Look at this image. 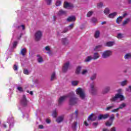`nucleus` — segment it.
Instances as JSON below:
<instances>
[{
    "label": "nucleus",
    "mask_w": 131,
    "mask_h": 131,
    "mask_svg": "<svg viewBox=\"0 0 131 131\" xmlns=\"http://www.w3.org/2000/svg\"><path fill=\"white\" fill-rule=\"evenodd\" d=\"M69 103L70 105H76L78 103V98L75 97V94L73 92H71L69 94Z\"/></svg>",
    "instance_id": "f257e3e1"
},
{
    "label": "nucleus",
    "mask_w": 131,
    "mask_h": 131,
    "mask_svg": "<svg viewBox=\"0 0 131 131\" xmlns=\"http://www.w3.org/2000/svg\"><path fill=\"white\" fill-rule=\"evenodd\" d=\"M111 101L112 102H117V103H119L121 101H124V96L120 94H116L114 97H113L111 99Z\"/></svg>",
    "instance_id": "f03ea898"
},
{
    "label": "nucleus",
    "mask_w": 131,
    "mask_h": 131,
    "mask_svg": "<svg viewBox=\"0 0 131 131\" xmlns=\"http://www.w3.org/2000/svg\"><path fill=\"white\" fill-rule=\"evenodd\" d=\"M98 91H99V89L98 88V87L96 86V85H95V83H92L90 84V88L89 89V92L93 96L98 95Z\"/></svg>",
    "instance_id": "7ed1b4c3"
},
{
    "label": "nucleus",
    "mask_w": 131,
    "mask_h": 131,
    "mask_svg": "<svg viewBox=\"0 0 131 131\" xmlns=\"http://www.w3.org/2000/svg\"><path fill=\"white\" fill-rule=\"evenodd\" d=\"M76 93L77 95L80 97V99L82 100H84L85 98V93L82 89L78 88L76 90Z\"/></svg>",
    "instance_id": "20e7f679"
},
{
    "label": "nucleus",
    "mask_w": 131,
    "mask_h": 131,
    "mask_svg": "<svg viewBox=\"0 0 131 131\" xmlns=\"http://www.w3.org/2000/svg\"><path fill=\"white\" fill-rule=\"evenodd\" d=\"M113 52L111 50H108L104 51L101 55V57L103 59H107L111 56H112Z\"/></svg>",
    "instance_id": "39448f33"
},
{
    "label": "nucleus",
    "mask_w": 131,
    "mask_h": 131,
    "mask_svg": "<svg viewBox=\"0 0 131 131\" xmlns=\"http://www.w3.org/2000/svg\"><path fill=\"white\" fill-rule=\"evenodd\" d=\"M34 36H35V40L36 41H38V40H40V39L42 36V32L40 31H36L35 33Z\"/></svg>",
    "instance_id": "423d86ee"
},
{
    "label": "nucleus",
    "mask_w": 131,
    "mask_h": 131,
    "mask_svg": "<svg viewBox=\"0 0 131 131\" xmlns=\"http://www.w3.org/2000/svg\"><path fill=\"white\" fill-rule=\"evenodd\" d=\"M69 94L66 96H61L59 98L58 100V105L61 106V104H63V102L67 99V98H69Z\"/></svg>",
    "instance_id": "0eeeda50"
},
{
    "label": "nucleus",
    "mask_w": 131,
    "mask_h": 131,
    "mask_svg": "<svg viewBox=\"0 0 131 131\" xmlns=\"http://www.w3.org/2000/svg\"><path fill=\"white\" fill-rule=\"evenodd\" d=\"M78 116V111L76 110L73 114H71L69 116L70 119H73V118H77Z\"/></svg>",
    "instance_id": "6e6552de"
},
{
    "label": "nucleus",
    "mask_w": 131,
    "mask_h": 131,
    "mask_svg": "<svg viewBox=\"0 0 131 131\" xmlns=\"http://www.w3.org/2000/svg\"><path fill=\"white\" fill-rule=\"evenodd\" d=\"M109 117V114H106L105 115H99L98 117V120H102V119H106V118H108Z\"/></svg>",
    "instance_id": "1a4fd4ad"
},
{
    "label": "nucleus",
    "mask_w": 131,
    "mask_h": 131,
    "mask_svg": "<svg viewBox=\"0 0 131 131\" xmlns=\"http://www.w3.org/2000/svg\"><path fill=\"white\" fill-rule=\"evenodd\" d=\"M20 103L23 106H26L27 105V99H26V96L25 95H23Z\"/></svg>",
    "instance_id": "9d476101"
},
{
    "label": "nucleus",
    "mask_w": 131,
    "mask_h": 131,
    "mask_svg": "<svg viewBox=\"0 0 131 131\" xmlns=\"http://www.w3.org/2000/svg\"><path fill=\"white\" fill-rule=\"evenodd\" d=\"M97 119V117H94V114H91L88 117V120L89 121H95Z\"/></svg>",
    "instance_id": "9b49d317"
},
{
    "label": "nucleus",
    "mask_w": 131,
    "mask_h": 131,
    "mask_svg": "<svg viewBox=\"0 0 131 131\" xmlns=\"http://www.w3.org/2000/svg\"><path fill=\"white\" fill-rule=\"evenodd\" d=\"M69 61L67 62L66 63H64V66L63 67L62 70L63 72H66L67 70H68V68L69 67Z\"/></svg>",
    "instance_id": "f8f14e48"
},
{
    "label": "nucleus",
    "mask_w": 131,
    "mask_h": 131,
    "mask_svg": "<svg viewBox=\"0 0 131 131\" xmlns=\"http://www.w3.org/2000/svg\"><path fill=\"white\" fill-rule=\"evenodd\" d=\"M111 90V87L107 86L105 88V89L102 91V94H108L109 92H110V90Z\"/></svg>",
    "instance_id": "ddd939ff"
},
{
    "label": "nucleus",
    "mask_w": 131,
    "mask_h": 131,
    "mask_svg": "<svg viewBox=\"0 0 131 131\" xmlns=\"http://www.w3.org/2000/svg\"><path fill=\"white\" fill-rule=\"evenodd\" d=\"M99 58H100V54L98 52L94 53L92 57L93 60H98Z\"/></svg>",
    "instance_id": "4468645a"
},
{
    "label": "nucleus",
    "mask_w": 131,
    "mask_h": 131,
    "mask_svg": "<svg viewBox=\"0 0 131 131\" xmlns=\"http://www.w3.org/2000/svg\"><path fill=\"white\" fill-rule=\"evenodd\" d=\"M64 8L66 9H70V8H73V5L70 3H69L68 2H65L64 4Z\"/></svg>",
    "instance_id": "2eb2a0df"
},
{
    "label": "nucleus",
    "mask_w": 131,
    "mask_h": 131,
    "mask_svg": "<svg viewBox=\"0 0 131 131\" xmlns=\"http://www.w3.org/2000/svg\"><path fill=\"white\" fill-rule=\"evenodd\" d=\"M115 45V42L114 41H108L106 42L105 44V47H113Z\"/></svg>",
    "instance_id": "dca6fc26"
},
{
    "label": "nucleus",
    "mask_w": 131,
    "mask_h": 131,
    "mask_svg": "<svg viewBox=\"0 0 131 131\" xmlns=\"http://www.w3.org/2000/svg\"><path fill=\"white\" fill-rule=\"evenodd\" d=\"M117 12H113V13H112L111 14H110L107 17L108 18H114V17H115L116 16H117Z\"/></svg>",
    "instance_id": "f3484780"
},
{
    "label": "nucleus",
    "mask_w": 131,
    "mask_h": 131,
    "mask_svg": "<svg viewBox=\"0 0 131 131\" xmlns=\"http://www.w3.org/2000/svg\"><path fill=\"white\" fill-rule=\"evenodd\" d=\"M61 41L63 43V45H64L65 46L68 45L69 41H68V39H67V38H64L61 39Z\"/></svg>",
    "instance_id": "a211bd4d"
},
{
    "label": "nucleus",
    "mask_w": 131,
    "mask_h": 131,
    "mask_svg": "<svg viewBox=\"0 0 131 131\" xmlns=\"http://www.w3.org/2000/svg\"><path fill=\"white\" fill-rule=\"evenodd\" d=\"M20 55L24 57L26 55V48H23L21 50Z\"/></svg>",
    "instance_id": "6ab92c4d"
},
{
    "label": "nucleus",
    "mask_w": 131,
    "mask_h": 131,
    "mask_svg": "<svg viewBox=\"0 0 131 131\" xmlns=\"http://www.w3.org/2000/svg\"><path fill=\"white\" fill-rule=\"evenodd\" d=\"M67 21L68 22H73V21H75V17L70 16L67 18Z\"/></svg>",
    "instance_id": "aec40b11"
},
{
    "label": "nucleus",
    "mask_w": 131,
    "mask_h": 131,
    "mask_svg": "<svg viewBox=\"0 0 131 131\" xmlns=\"http://www.w3.org/2000/svg\"><path fill=\"white\" fill-rule=\"evenodd\" d=\"M72 85L73 86H76L79 83V81L77 80H73L71 81Z\"/></svg>",
    "instance_id": "412c9836"
},
{
    "label": "nucleus",
    "mask_w": 131,
    "mask_h": 131,
    "mask_svg": "<svg viewBox=\"0 0 131 131\" xmlns=\"http://www.w3.org/2000/svg\"><path fill=\"white\" fill-rule=\"evenodd\" d=\"M37 60L38 63H42V62H43V59H42V57H41V56H40L39 55H37Z\"/></svg>",
    "instance_id": "4be33fe9"
},
{
    "label": "nucleus",
    "mask_w": 131,
    "mask_h": 131,
    "mask_svg": "<svg viewBox=\"0 0 131 131\" xmlns=\"http://www.w3.org/2000/svg\"><path fill=\"white\" fill-rule=\"evenodd\" d=\"M57 77H56V73L53 72L52 75H51V81H53L56 79Z\"/></svg>",
    "instance_id": "5701e85b"
},
{
    "label": "nucleus",
    "mask_w": 131,
    "mask_h": 131,
    "mask_svg": "<svg viewBox=\"0 0 131 131\" xmlns=\"http://www.w3.org/2000/svg\"><path fill=\"white\" fill-rule=\"evenodd\" d=\"M92 60H93V57H92L91 56H89L85 59L84 62H90V61H92Z\"/></svg>",
    "instance_id": "b1692460"
},
{
    "label": "nucleus",
    "mask_w": 131,
    "mask_h": 131,
    "mask_svg": "<svg viewBox=\"0 0 131 131\" xmlns=\"http://www.w3.org/2000/svg\"><path fill=\"white\" fill-rule=\"evenodd\" d=\"M67 12L66 11L63 10H60L58 13V16H62V15H65L66 14Z\"/></svg>",
    "instance_id": "393cba45"
},
{
    "label": "nucleus",
    "mask_w": 131,
    "mask_h": 131,
    "mask_svg": "<svg viewBox=\"0 0 131 131\" xmlns=\"http://www.w3.org/2000/svg\"><path fill=\"white\" fill-rule=\"evenodd\" d=\"M80 71H81V67L79 66L77 67L76 69V74H80Z\"/></svg>",
    "instance_id": "a878e982"
},
{
    "label": "nucleus",
    "mask_w": 131,
    "mask_h": 131,
    "mask_svg": "<svg viewBox=\"0 0 131 131\" xmlns=\"http://www.w3.org/2000/svg\"><path fill=\"white\" fill-rule=\"evenodd\" d=\"M64 120V117L63 116H60L59 117L57 120L56 121L57 122H58V123H60V122H62V121H63V120Z\"/></svg>",
    "instance_id": "bb28decb"
},
{
    "label": "nucleus",
    "mask_w": 131,
    "mask_h": 131,
    "mask_svg": "<svg viewBox=\"0 0 131 131\" xmlns=\"http://www.w3.org/2000/svg\"><path fill=\"white\" fill-rule=\"evenodd\" d=\"M115 107L114 104H112L111 105L108 106L105 108V111H109V110H111V109H113Z\"/></svg>",
    "instance_id": "cd10ccee"
},
{
    "label": "nucleus",
    "mask_w": 131,
    "mask_h": 131,
    "mask_svg": "<svg viewBox=\"0 0 131 131\" xmlns=\"http://www.w3.org/2000/svg\"><path fill=\"white\" fill-rule=\"evenodd\" d=\"M94 37L95 38H99L100 37V31H96L94 34Z\"/></svg>",
    "instance_id": "c85d7f7f"
},
{
    "label": "nucleus",
    "mask_w": 131,
    "mask_h": 131,
    "mask_svg": "<svg viewBox=\"0 0 131 131\" xmlns=\"http://www.w3.org/2000/svg\"><path fill=\"white\" fill-rule=\"evenodd\" d=\"M103 12L105 15H108V14L110 13V9H109L108 8H106L104 10Z\"/></svg>",
    "instance_id": "c756f323"
},
{
    "label": "nucleus",
    "mask_w": 131,
    "mask_h": 131,
    "mask_svg": "<svg viewBox=\"0 0 131 131\" xmlns=\"http://www.w3.org/2000/svg\"><path fill=\"white\" fill-rule=\"evenodd\" d=\"M126 106V104L124 103H122V104H120V105L119 106V107L118 108H119V109H123V108H125V107Z\"/></svg>",
    "instance_id": "7c9ffc66"
},
{
    "label": "nucleus",
    "mask_w": 131,
    "mask_h": 131,
    "mask_svg": "<svg viewBox=\"0 0 131 131\" xmlns=\"http://www.w3.org/2000/svg\"><path fill=\"white\" fill-rule=\"evenodd\" d=\"M122 18H123V17H122V16H119V17L116 19V23H117V24H119V23H120V22H121V21H122Z\"/></svg>",
    "instance_id": "2f4dec72"
},
{
    "label": "nucleus",
    "mask_w": 131,
    "mask_h": 131,
    "mask_svg": "<svg viewBox=\"0 0 131 131\" xmlns=\"http://www.w3.org/2000/svg\"><path fill=\"white\" fill-rule=\"evenodd\" d=\"M129 21H130V19L129 18H126L124 21L123 22V25H126V24H128L129 23Z\"/></svg>",
    "instance_id": "473e14b6"
},
{
    "label": "nucleus",
    "mask_w": 131,
    "mask_h": 131,
    "mask_svg": "<svg viewBox=\"0 0 131 131\" xmlns=\"http://www.w3.org/2000/svg\"><path fill=\"white\" fill-rule=\"evenodd\" d=\"M126 84H127V80H126L121 81L120 82V85L122 86H124V85H126Z\"/></svg>",
    "instance_id": "72a5a7b5"
},
{
    "label": "nucleus",
    "mask_w": 131,
    "mask_h": 131,
    "mask_svg": "<svg viewBox=\"0 0 131 131\" xmlns=\"http://www.w3.org/2000/svg\"><path fill=\"white\" fill-rule=\"evenodd\" d=\"M112 123H113V121H107L105 123V125H106V126H111V125H112Z\"/></svg>",
    "instance_id": "f704fd0d"
},
{
    "label": "nucleus",
    "mask_w": 131,
    "mask_h": 131,
    "mask_svg": "<svg viewBox=\"0 0 131 131\" xmlns=\"http://www.w3.org/2000/svg\"><path fill=\"white\" fill-rule=\"evenodd\" d=\"M102 48V45H98L95 47V48L94 49V51H100V49Z\"/></svg>",
    "instance_id": "c9c22d12"
},
{
    "label": "nucleus",
    "mask_w": 131,
    "mask_h": 131,
    "mask_svg": "<svg viewBox=\"0 0 131 131\" xmlns=\"http://www.w3.org/2000/svg\"><path fill=\"white\" fill-rule=\"evenodd\" d=\"M53 117L56 118L58 116V113H57V111L55 110L52 113Z\"/></svg>",
    "instance_id": "e433bc0d"
},
{
    "label": "nucleus",
    "mask_w": 131,
    "mask_h": 131,
    "mask_svg": "<svg viewBox=\"0 0 131 131\" xmlns=\"http://www.w3.org/2000/svg\"><path fill=\"white\" fill-rule=\"evenodd\" d=\"M117 38L118 39H121V38H123V34L122 33H118L117 36Z\"/></svg>",
    "instance_id": "4c0bfd02"
},
{
    "label": "nucleus",
    "mask_w": 131,
    "mask_h": 131,
    "mask_svg": "<svg viewBox=\"0 0 131 131\" xmlns=\"http://www.w3.org/2000/svg\"><path fill=\"white\" fill-rule=\"evenodd\" d=\"M97 77V74H94L91 77H90L91 80H95Z\"/></svg>",
    "instance_id": "58836bf2"
},
{
    "label": "nucleus",
    "mask_w": 131,
    "mask_h": 131,
    "mask_svg": "<svg viewBox=\"0 0 131 131\" xmlns=\"http://www.w3.org/2000/svg\"><path fill=\"white\" fill-rule=\"evenodd\" d=\"M76 126H77V123L75 122L72 124V127L73 128V129H76Z\"/></svg>",
    "instance_id": "ea45409f"
},
{
    "label": "nucleus",
    "mask_w": 131,
    "mask_h": 131,
    "mask_svg": "<svg viewBox=\"0 0 131 131\" xmlns=\"http://www.w3.org/2000/svg\"><path fill=\"white\" fill-rule=\"evenodd\" d=\"M124 58L125 59H130L131 58V54L130 53H128L126 54L125 56H124Z\"/></svg>",
    "instance_id": "a19ab883"
},
{
    "label": "nucleus",
    "mask_w": 131,
    "mask_h": 131,
    "mask_svg": "<svg viewBox=\"0 0 131 131\" xmlns=\"http://www.w3.org/2000/svg\"><path fill=\"white\" fill-rule=\"evenodd\" d=\"M73 27H74V24H72L70 25L67 28L69 30H71V29H72V28H73Z\"/></svg>",
    "instance_id": "79ce46f5"
},
{
    "label": "nucleus",
    "mask_w": 131,
    "mask_h": 131,
    "mask_svg": "<svg viewBox=\"0 0 131 131\" xmlns=\"http://www.w3.org/2000/svg\"><path fill=\"white\" fill-rule=\"evenodd\" d=\"M93 14H94V11H90L88 12L86 16L87 17H91Z\"/></svg>",
    "instance_id": "37998d69"
},
{
    "label": "nucleus",
    "mask_w": 131,
    "mask_h": 131,
    "mask_svg": "<svg viewBox=\"0 0 131 131\" xmlns=\"http://www.w3.org/2000/svg\"><path fill=\"white\" fill-rule=\"evenodd\" d=\"M115 119V116L114 114H112L111 116L110 117V120L111 121H113Z\"/></svg>",
    "instance_id": "c03bdc74"
},
{
    "label": "nucleus",
    "mask_w": 131,
    "mask_h": 131,
    "mask_svg": "<svg viewBox=\"0 0 131 131\" xmlns=\"http://www.w3.org/2000/svg\"><path fill=\"white\" fill-rule=\"evenodd\" d=\"M103 6V3H99L97 4V8H98V9H100V8H102Z\"/></svg>",
    "instance_id": "a18cd8bd"
},
{
    "label": "nucleus",
    "mask_w": 131,
    "mask_h": 131,
    "mask_svg": "<svg viewBox=\"0 0 131 131\" xmlns=\"http://www.w3.org/2000/svg\"><path fill=\"white\" fill-rule=\"evenodd\" d=\"M97 21H98L97 20V18H95V17H93L91 19V22L92 23H96L97 22Z\"/></svg>",
    "instance_id": "49530a36"
},
{
    "label": "nucleus",
    "mask_w": 131,
    "mask_h": 131,
    "mask_svg": "<svg viewBox=\"0 0 131 131\" xmlns=\"http://www.w3.org/2000/svg\"><path fill=\"white\" fill-rule=\"evenodd\" d=\"M47 5H52V0H45Z\"/></svg>",
    "instance_id": "de8ad7c7"
},
{
    "label": "nucleus",
    "mask_w": 131,
    "mask_h": 131,
    "mask_svg": "<svg viewBox=\"0 0 131 131\" xmlns=\"http://www.w3.org/2000/svg\"><path fill=\"white\" fill-rule=\"evenodd\" d=\"M87 73L88 71L86 70H83L81 72V74H82V75H85Z\"/></svg>",
    "instance_id": "09e8293b"
},
{
    "label": "nucleus",
    "mask_w": 131,
    "mask_h": 131,
    "mask_svg": "<svg viewBox=\"0 0 131 131\" xmlns=\"http://www.w3.org/2000/svg\"><path fill=\"white\" fill-rule=\"evenodd\" d=\"M56 6L57 7H59V6H61V1H57L56 3Z\"/></svg>",
    "instance_id": "8fccbe9b"
},
{
    "label": "nucleus",
    "mask_w": 131,
    "mask_h": 131,
    "mask_svg": "<svg viewBox=\"0 0 131 131\" xmlns=\"http://www.w3.org/2000/svg\"><path fill=\"white\" fill-rule=\"evenodd\" d=\"M24 74H26L27 75H28V74H29V72L27 69H25L24 70Z\"/></svg>",
    "instance_id": "3c124183"
},
{
    "label": "nucleus",
    "mask_w": 131,
    "mask_h": 131,
    "mask_svg": "<svg viewBox=\"0 0 131 131\" xmlns=\"http://www.w3.org/2000/svg\"><path fill=\"white\" fill-rule=\"evenodd\" d=\"M46 51H47V52H51V49L50 48L49 46H47L45 47Z\"/></svg>",
    "instance_id": "603ef678"
},
{
    "label": "nucleus",
    "mask_w": 131,
    "mask_h": 131,
    "mask_svg": "<svg viewBox=\"0 0 131 131\" xmlns=\"http://www.w3.org/2000/svg\"><path fill=\"white\" fill-rule=\"evenodd\" d=\"M13 69L15 71H17V70H18V66L14 64L13 66Z\"/></svg>",
    "instance_id": "864d4df0"
},
{
    "label": "nucleus",
    "mask_w": 131,
    "mask_h": 131,
    "mask_svg": "<svg viewBox=\"0 0 131 131\" xmlns=\"http://www.w3.org/2000/svg\"><path fill=\"white\" fill-rule=\"evenodd\" d=\"M69 29L67 28H66L64 30L61 32V33H66V32H68L69 31Z\"/></svg>",
    "instance_id": "5fc2aeb1"
},
{
    "label": "nucleus",
    "mask_w": 131,
    "mask_h": 131,
    "mask_svg": "<svg viewBox=\"0 0 131 131\" xmlns=\"http://www.w3.org/2000/svg\"><path fill=\"white\" fill-rule=\"evenodd\" d=\"M126 91L127 92H131V86L129 85V86H128L127 88H126Z\"/></svg>",
    "instance_id": "6e6d98bb"
},
{
    "label": "nucleus",
    "mask_w": 131,
    "mask_h": 131,
    "mask_svg": "<svg viewBox=\"0 0 131 131\" xmlns=\"http://www.w3.org/2000/svg\"><path fill=\"white\" fill-rule=\"evenodd\" d=\"M17 90L21 93H22V92H23V89L22 88V87H20V86L17 87Z\"/></svg>",
    "instance_id": "4d7b16f0"
},
{
    "label": "nucleus",
    "mask_w": 131,
    "mask_h": 131,
    "mask_svg": "<svg viewBox=\"0 0 131 131\" xmlns=\"http://www.w3.org/2000/svg\"><path fill=\"white\" fill-rule=\"evenodd\" d=\"M118 110H119V108L118 107L117 108L113 110L112 111V112H113V113L118 112Z\"/></svg>",
    "instance_id": "13d9d810"
},
{
    "label": "nucleus",
    "mask_w": 131,
    "mask_h": 131,
    "mask_svg": "<svg viewBox=\"0 0 131 131\" xmlns=\"http://www.w3.org/2000/svg\"><path fill=\"white\" fill-rule=\"evenodd\" d=\"M17 44L18 42L17 41H15L13 43V48H16V47H17Z\"/></svg>",
    "instance_id": "bf43d9fd"
},
{
    "label": "nucleus",
    "mask_w": 131,
    "mask_h": 131,
    "mask_svg": "<svg viewBox=\"0 0 131 131\" xmlns=\"http://www.w3.org/2000/svg\"><path fill=\"white\" fill-rule=\"evenodd\" d=\"M27 93H28L30 95H31L32 96V95H33V92H32V91L29 92V90H27Z\"/></svg>",
    "instance_id": "052dcab7"
},
{
    "label": "nucleus",
    "mask_w": 131,
    "mask_h": 131,
    "mask_svg": "<svg viewBox=\"0 0 131 131\" xmlns=\"http://www.w3.org/2000/svg\"><path fill=\"white\" fill-rule=\"evenodd\" d=\"M38 127H39V128L42 129V128H43V125H39Z\"/></svg>",
    "instance_id": "680f3d73"
},
{
    "label": "nucleus",
    "mask_w": 131,
    "mask_h": 131,
    "mask_svg": "<svg viewBox=\"0 0 131 131\" xmlns=\"http://www.w3.org/2000/svg\"><path fill=\"white\" fill-rule=\"evenodd\" d=\"M125 16H127V13H124L122 17H123V18H124V17H125Z\"/></svg>",
    "instance_id": "e2e57ef3"
},
{
    "label": "nucleus",
    "mask_w": 131,
    "mask_h": 131,
    "mask_svg": "<svg viewBox=\"0 0 131 131\" xmlns=\"http://www.w3.org/2000/svg\"><path fill=\"white\" fill-rule=\"evenodd\" d=\"M93 125H94V126H95V127H96V126H97V125H98V123H96V122L93 123Z\"/></svg>",
    "instance_id": "0e129e2a"
},
{
    "label": "nucleus",
    "mask_w": 131,
    "mask_h": 131,
    "mask_svg": "<svg viewBox=\"0 0 131 131\" xmlns=\"http://www.w3.org/2000/svg\"><path fill=\"white\" fill-rule=\"evenodd\" d=\"M56 19H57V17H56V16H53V21H56Z\"/></svg>",
    "instance_id": "69168bd1"
},
{
    "label": "nucleus",
    "mask_w": 131,
    "mask_h": 131,
    "mask_svg": "<svg viewBox=\"0 0 131 131\" xmlns=\"http://www.w3.org/2000/svg\"><path fill=\"white\" fill-rule=\"evenodd\" d=\"M46 122L47 123H50L51 122V120H50L49 119H47L46 120Z\"/></svg>",
    "instance_id": "338daca9"
},
{
    "label": "nucleus",
    "mask_w": 131,
    "mask_h": 131,
    "mask_svg": "<svg viewBox=\"0 0 131 131\" xmlns=\"http://www.w3.org/2000/svg\"><path fill=\"white\" fill-rule=\"evenodd\" d=\"M103 131H109L107 128H104L102 129Z\"/></svg>",
    "instance_id": "774afa93"
}]
</instances>
